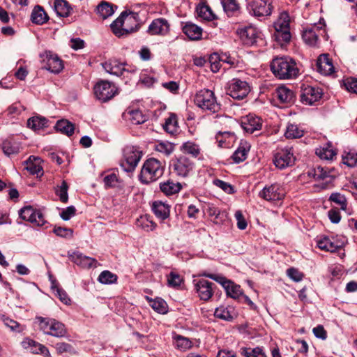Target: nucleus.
<instances>
[{
    "instance_id": "nucleus-1",
    "label": "nucleus",
    "mask_w": 357,
    "mask_h": 357,
    "mask_svg": "<svg viewBox=\"0 0 357 357\" xmlns=\"http://www.w3.org/2000/svg\"><path fill=\"white\" fill-rule=\"evenodd\" d=\"M273 75L280 79H289L297 77L299 70L294 60L287 56L276 57L271 63Z\"/></svg>"
},
{
    "instance_id": "nucleus-2",
    "label": "nucleus",
    "mask_w": 357,
    "mask_h": 357,
    "mask_svg": "<svg viewBox=\"0 0 357 357\" xmlns=\"http://www.w3.org/2000/svg\"><path fill=\"white\" fill-rule=\"evenodd\" d=\"M164 166L155 158L146 160L139 175V181L144 184H149L157 181L164 174Z\"/></svg>"
},
{
    "instance_id": "nucleus-3",
    "label": "nucleus",
    "mask_w": 357,
    "mask_h": 357,
    "mask_svg": "<svg viewBox=\"0 0 357 357\" xmlns=\"http://www.w3.org/2000/svg\"><path fill=\"white\" fill-rule=\"evenodd\" d=\"M40 329L46 335L61 338L67 335L66 326L52 318L36 317Z\"/></svg>"
},
{
    "instance_id": "nucleus-4",
    "label": "nucleus",
    "mask_w": 357,
    "mask_h": 357,
    "mask_svg": "<svg viewBox=\"0 0 357 357\" xmlns=\"http://www.w3.org/2000/svg\"><path fill=\"white\" fill-rule=\"evenodd\" d=\"M195 105L202 110L211 113L218 112L220 105L218 103L214 93L209 89H202L195 96Z\"/></svg>"
},
{
    "instance_id": "nucleus-5",
    "label": "nucleus",
    "mask_w": 357,
    "mask_h": 357,
    "mask_svg": "<svg viewBox=\"0 0 357 357\" xmlns=\"http://www.w3.org/2000/svg\"><path fill=\"white\" fill-rule=\"evenodd\" d=\"M202 275L215 280L220 284L225 289L227 295L233 298H238L243 294L241 287L234 284L232 281L227 280L221 274L204 273Z\"/></svg>"
},
{
    "instance_id": "nucleus-6",
    "label": "nucleus",
    "mask_w": 357,
    "mask_h": 357,
    "mask_svg": "<svg viewBox=\"0 0 357 357\" xmlns=\"http://www.w3.org/2000/svg\"><path fill=\"white\" fill-rule=\"evenodd\" d=\"M95 96L100 101L105 102L117 94V88L112 82L101 80L98 82L93 87Z\"/></svg>"
},
{
    "instance_id": "nucleus-7",
    "label": "nucleus",
    "mask_w": 357,
    "mask_h": 357,
    "mask_svg": "<svg viewBox=\"0 0 357 357\" xmlns=\"http://www.w3.org/2000/svg\"><path fill=\"white\" fill-rule=\"evenodd\" d=\"M273 162L275 166L279 169H284L292 166L295 162L292 148L286 147L278 150L274 154Z\"/></svg>"
},
{
    "instance_id": "nucleus-8",
    "label": "nucleus",
    "mask_w": 357,
    "mask_h": 357,
    "mask_svg": "<svg viewBox=\"0 0 357 357\" xmlns=\"http://www.w3.org/2000/svg\"><path fill=\"white\" fill-rule=\"evenodd\" d=\"M142 157V152L134 147H126L123 150V160L121 167L126 172H132Z\"/></svg>"
},
{
    "instance_id": "nucleus-9",
    "label": "nucleus",
    "mask_w": 357,
    "mask_h": 357,
    "mask_svg": "<svg viewBox=\"0 0 357 357\" xmlns=\"http://www.w3.org/2000/svg\"><path fill=\"white\" fill-rule=\"evenodd\" d=\"M44 68L51 73H59L63 68V63L57 54L51 51H45L40 54Z\"/></svg>"
},
{
    "instance_id": "nucleus-10",
    "label": "nucleus",
    "mask_w": 357,
    "mask_h": 357,
    "mask_svg": "<svg viewBox=\"0 0 357 357\" xmlns=\"http://www.w3.org/2000/svg\"><path fill=\"white\" fill-rule=\"evenodd\" d=\"M194 167V162L185 156L179 157L172 164L174 172L181 177L189 176Z\"/></svg>"
},
{
    "instance_id": "nucleus-11",
    "label": "nucleus",
    "mask_w": 357,
    "mask_h": 357,
    "mask_svg": "<svg viewBox=\"0 0 357 357\" xmlns=\"http://www.w3.org/2000/svg\"><path fill=\"white\" fill-rule=\"evenodd\" d=\"M285 195V190L279 183L265 186L260 192V196L267 201H281Z\"/></svg>"
},
{
    "instance_id": "nucleus-12",
    "label": "nucleus",
    "mask_w": 357,
    "mask_h": 357,
    "mask_svg": "<svg viewBox=\"0 0 357 357\" xmlns=\"http://www.w3.org/2000/svg\"><path fill=\"white\" fill-rule=\"evenodd\" d=\"M272 3L273 0H255L251 5L253 15L259 21L265 20V17L271 14Z\"/></svg>"
},
{
    "instance_id": "nucleus-13",
    "label": "nucleus",
    "mask_w": 357,
    "mask_h": 357,
    "mask_svg": "<svg viewBox=\"0 0 357 357\" xmlns=\"http://www.w3.org/2000/svg\"><path fill=\"white\" fill-rule=\"evenodd\" d=\"M19 215L22 220L29 221L36 226H42L45 222L42 213L30 206L22 208L20 211Z\"/></svg>"
},
{
    "instance_id": "nucleus-14",
    "label": "nucleus",
    "mask_w": 357,
    "mask_h": 357,
    "mask_svg": "<svg viewBox=\"0 0 357 357\" xmlns=\"http://www.w3.org/2000/svg\"><path fill=\"white\" fill-rule=\"evenodd\" d=\"M317 243L321 250L334 252L344 246V239L343 238L324 236L319 239Z\"/></svg>"
},
{
    "instance_id": "nucleus-15",
    "label": "nucleus",
    "mask_w": 357,
    "mask_h": 357,
    "mask_svg": "<svg viewBox=\"0 0 357 357\" xmlns=\"http://www.w3.org/2000/svg\"><path fill=\"white\" fill-rule=\"evenodd\" d=\"M273 37L281 46L287 44L291 38L289 24H273Z\"/></svg>"
},
{
    "instance_id": "nucleus-16",
    "label": "nucleus",
    "mask_w": 357,
    "mask_h": 357,
    "mask_svg": "<svg viewBox=\"0 0 357 357\" xmlns=\"http://www.w3.org/2000/svg\"><path fill=\"white\" fill-rule=\"evenodd\" d=\"M321 91L319 88L311 86H303L301 88V100L305 105H313L321 98Z\"/></svg>"
},
{
    "instance_id": "nucleus-17",
    "label": "nucleus",
    "mask_w": 357,
    "mask_h": 357,
    "mask_svg": "<svg viewBox=\"0 0 357 357\" xmlns=\"http://www.w3.org/2000/svg\"><path fill=\"white\" fill-rule=\"evenodd\" d=\"M68 257L73 262L83 268H95L98 264L96 259L86 256L79 252L69 254Z\"/></svg>"
},
{
    "instance_id": "nucleus-18",
    "label": "nucleus",
    "mask_w": 357,
    "mask_h": 357,
    "mask_svg": "<svg viewBox=\"0 0 357 357\" xmlns=\"http://www.w3.org/2000/svg\"><path fill=\"white\" fill-rule=\"evenodd\" d=\"M140 24H135L134 25L130 24H110V29L113 33L119 37H126L130 34L137 32L139 28Z\"/></svg>"
},
{
    "instance_id": "nucleus-19",
    "label": "nucleus",
    "mask_w": 357,
    "mask_h": 357,
    "mask_svg": "<svg viewBox=\"0 0 357 357\" xmlns=\"http://www.w3.org/2000/svg\"><path fill=\"white\" fill-rule=\"evenodd\" d=\"M227 93L234 99H243L245 97V83L238 79H233L229 84Z\"/></svg>"
},
{
    "instance_id": "nucleus-20",
    "label": "nucleus",
    "mask_w": 357,
    "mask_h": 357,
    "mask_svg": "<svg viewBox=\"0 0 357 357\" xmlns=\"http://www.w3.org/2000/svg\"><path fill=\"white\" fill-rule=\"evenodd\" d=\"M21 344L24 349H26L33 354H42L47 357L50 356V353L45 346L32 339L26 337L23 340Z\"/></svg>"
},
{
    "instance_id": "nucleus-21",
    "label": "nucleus",
    "mask_w": 357,
    "mask_h": 357,
    "mask_svg": "<svg viewBox=\"0 0 357 357\" xmlns=\"http://www.w3.org/2000/svg\"><path fill=\"white\" fill-rule=\"evenodd\" d=\"M213 283L202 279L196 283V290L199 298L204 301L209 300L213 294Z\"/></svg>"
},
{
    "instance_id": "nucleus-22",
    "label": "nucleus",
    "mask_w": 357,
    "mask_h": 357,
    "mask_svg": "<svg viewBox=\"0 0 357 357\" xmlns=\"http://www.w3.org/2000/svg\"><path fill=\"white\" fill-rule=\"evenodd\" d=\"M263 126V120L254 114L247 115V134H253L258 136L261 134Z\"/></svg>"
},
{
    "instance_id": "nucleus-23",
    "label": "nucleus",
    "mask_w": 357,
    "mask_h": 357,
    "mask_svg": "<svg viewBox=\"0 0 357 357\" xmlns=\"http://www.w3.org/2000/svg\"><path fill=\"white\" fill-rule=\"evenodd\" d=\"M274 96L283 104H292L295 100L294 92L284 85L277 87Z\"/></svg>"
},
{
    "instance_id": "nucleus-24",
    "label": "nucleus",
    "mask_w": 357,
    "mask_h": 357,
    "mask_svg": "<svg viewBox=\"0 0 357 357\" xmlns=\"http://www.w3.org/2000/svg\"><path fill=\"white\" fill-rule=\"evenodd\" d=\"M317 71L324 75H330L334 72V66L328 54H321L317 61Z\"/></svg>"
},
{
    "instance_id": "nucleus-25",
    "label": "nucleus",
    "mask_w": 357,
    "mask_h": 357,
    "mask_svg": "<svg viewBox=\"0 0 357 357\" xmlns=\"http://www.w3.org/2000/svg\"><path fill=\"white\" fill-rule=\"evenodd\" d=\"M102 66L107 73L111 75L120 76L123 75L126 64L124 63H120L116 59H109L102 63Z\"/></svg>"
},
{
    "instance_id": "nucleus-26",
    "label": "nucleus",
    "mask_w": 357,
    "mask_h": 357,
    "mask_svg": "<svg viewBox=\"0 0 357 357\" xmlns=\"http://www.w3.org/2000/svg\"><path fill=\"white\" fill-rule=\"evenodd\" d=\"M197 15L204 20L213 21L218 20L217 15L213 13L206 1H201L196 8Z\"/></svg>"
},
{
    "instance_id": "nucleus-27",
    "label": "nucleus",
    "mask_w": 357,
    "mask_h": 357,
    "mask_svg": "<svg viewBox=\"0 0 357 357\" xmlns=\"http://www.w3.org/2000/svg\"><path fill=\"white\" fill-rule=\"evenodd\" d=\"M331 172L321 166H317L308 170L307 174L310 177L317 181H326V183L331 181Z\"/></svg>"
},
{
    "instance_id": "nucleus-28",
    "label": "nucleus",
    "mask_w": 357,
    "mask_h": 357,
    "mask_svg": "<svg viewBox=\"0 0 357 357\" xmlns=\"http://www.w3.org/2000/svg\"><path fill=\"white\" fill-rule=\"evenodd\" d=\"M218 145L220 148H229L236 141V136L230 132H218L215 136Z\"/></svg>"
},
{
    "instance_id": "nucleus-29",
    "label": "nucleus",
    "mask_w": 357,
    "mask_h": 357,
    "mask_svg": "<svg viewBox=\"0 0 357 357\" xmlns=\"http://www.w3.org/2000/svg\"><path fill=\"white\" fill-rule=\"evenodd\" d=\"M40 159L35 156H30L25 162V169L33 175L42 176L43 167L40 165Z\"/></svg>"
},
{
    "instance_id": "nucleus-30",
    "label": "nucleus",
    "mask_w": 357,
    "mask_h": 357,
    "mask_svg": "<svg viewBox=\"0 0 357 357\" xmlns=\"http://www.w3.org/2000/svg\"><path fill=\"white\" fill-rule=\"evenodd\" d=\"M183 31L190 40H198L202 38L203 29L197 24H185Z\"/></svg>"
},
{
    "instance_id": "nucleus-31",
    "label": "nucleus",
    "mask_w": 357,
    "mask_h": 357,
    "mask_svg": "<svg viewBox=\"0 0 357 357\" xmlns=\"http://www.w3.org/2000/svg\"><path fill=\"white\" fill-rule=\"evenodd\" d=\"M152 210L155 216L164 220L169 215V206L160 201H155L153 203Z\"/></svg>"
},
{
    "instance_id": "nucleus-32",
    "label": "nucleus",
    "mask_w": 357,
    "mask_h": 357,
    "mask_svg": "<svg viewBox=\"0 0 357 357\" xmlns=\"http://www.w3.org/2000/svg\"><path fill=\"white\" fill-rule=\"evenodd\" d=\"M139 15V13L135 12L129 8H126L122 11L119 16L112 22H125L126 21L129 22H140L142 21V19L140 18Z\"/></svg>"
},
{
    "instance_id": "nucleus-33",
    "label": "nucleus",
    "mask_w": 357,
    "mask_h": 357,
    "mask_svg": "<svg viewBox=\"0 0 357 357\" xmlns=\"http://www.w3.org/2000/svg\"><path fill=\"white\" fill-rule=\"evenodd\" d=\"M20 148V142L13 139H6L2 144V150L8 156L18 153Z\"/></svg>"
},
{
    "instance_id": "nucleus-34",
    "label": "nucleus",
    "mask_w": 357,
    "mask_h": 357,
    "mask_svg": "<svg viewBox=\"0 0 357 357\" xmlns=\"http://www.w3.org/2000/svg\"><path fill=\"white\" fill-rule=\"evenodd\" d=\"M27 126L34 131L48 127V120L40 116H34L27 121Z\"/></svg>"
},
{
    "instance_id": "nucleus-35",
    "label": "nucleus",
    "mask_w": 357,
    "mask_h": 357,
    "mask_svg": "<svg viewBox=\"0 0 357 357\" xmlns=\"http://www.w3.org/2000/svg\"><path fill=\"white\" fill-rule=\"evenodd\" d=\"M161 191L166 195H172L178 193L181 189V185L178 182L168 180L160 184Z\"/></svg>"
},
{
    "instance_id": "nucleus-36",
    "label": "nucleus",
    "mask_w": 357,
    "mask_h": 357,
    "mask_svg": "<svg viewBox=\"0 0 357 357\" xmlns=\"http://www.w3.org/2000/svg\"><path fill=\"white\" fill-rule=\"evenodd\" d=\"M54 8L57 15L63 17H68L72 9L69 3L66 0H55Z\"/></svg>"
},
{
    "instance_id": "nucleus-37",
    "label": "nucleus",
    "mask_w": 357,
    "mask_h": 357,
    "mask_svg": "<svg viewBox=\"0 0 357 357\" xmlns=\"http://www.w3.org/2000/svg\"><path fill=\"white\" fill-rule=\"evenodd\" d=\"M31 22H47L49 17L40 6H36L31 15Z\"/></svg>"
},
{
    "instance_id": "nucleus-38",
    "label": "nucleus",
    "mask_w": 357,
    "mask_h": 357,
    "mask_svg": "<svg viewBox=\"0 0 357 357\" xmlns=\"http://www.w3.org/2000/svg\"><path fill=\"white\" fill-rule=\"evenodd\" d=\"M302 38L308 45L315 46L318 40V36L315 32L314 26L305 28L303 31Z\"/></svg>"
},
{
    "instance_id": "nucleus-39",
    "label": "nucleus",
    "mask_w": 357,
    "mask_h": 357,
    "mask_svg": "<svg viewBox=\"0 0 357 357\" xmlns=\"http://www.w3.org/2000/svg\"><path fill=\"white\" fill-rule=\"evenodd\" d=\"M97 14L102 18V20H105L108 17L113 15L114 13L113 6L111 3L102 1L97 7H96Z\"/></svg>"
},
{
    "instance_id": "nucleus-40",
    "label": "nucleus",
    "mask_w": 357,
    "mask_h": 357,
    "mask_svg": "<svg viewBox=\"0 0 357 357\" xmlns=\"http://www.w3.org/2000/svg\"><path fill=\"white\" fill-rule=\"evenodd\" d=\"M54 128L57 131L68 136L72 135L75 130L74 125L66 119L58 121Z\"/></svg>"
},
{
    "instance_id": "nucleus-41",
    "label": "nucleus",
    "mask_w": 357,
    "mask_h": 357,
    "mask_svg": "<svg viewBox=\"0 0 357 357\" xmlns=\"http://www.w3.org/2000/svg\"><path fill=\"white\" fill-rule=\"evenodd\" d=\"M225 13L229 17L234 15L239 10L236 0H220Z\"/></svg>"
},
{
    "instance_id": "nucleus-42",
    "label": "nucleus",
    "mask_w": 357,
    "mask_h": 357,
    "mask_svg": "<svg viewBox=\"0 0 357 357\" xmlns=\"http://www.w3.org/2000/svg\"><path fill=\"white\" fill-rule=\"evenodd\" d=\"M214 315L215 317L222 320L230 321L233 319V309L227 306H220L215 310Z\"/></svg>"
},
{
    "instance_id": "nucleus-43",
    "label": "nucleus",
    "mask_w": 357,
    "mask_h": 357,
    "mask_svg": "<svg viewBox=\"0 0 357 357\" xmlns=\"http://www.w3.org/2000/svg\"><path fill=\"white\" fill-rule=\"evenodd\" d=\"M169 31V24H150L148 32L151 35H166Z\"/></svg>"
},
{
    "instance_id": "nucleus-44",
    "label": "nucleus",
    "mask_w": 357,
    "mask_h": 357,
    "mask_svg": "<svg viewBox=\"0 0 357 357\" xmlns=\"http://www.w3.org/2000/svg\"><path fill=\"white\" fill-rule=\"evenodd\" d=\"M304 134L303 129L296 124H289L287 127L284 136L288 139L301 137Z\"/></svg>"
},
{
    "instance_id": "nucleus-45",
    "label": "nucleus",
    "mask_w": 357,
    "mask_h": 357,
    "mask_svg": "<svg viewBox=\"0 0 357 357\" xmlns=\"http://www.w3.org/2000/svg\"><path fill=\"white\" fill-rule=\"evenodd\" d=\"M137 225L146 231H153L156 227V224L147 215L141 216L137 220Z\"/></svg>"
},
{
    "instance_id": "nucleus-46",
    "label": "nucleus",
    "mask_w": 357,
    "mask_h": 357,
    "mask_svg": "<svg viewBox=\"0 0 357 357\" xmlns=\"http://www.w3.org/2000/svg\"><path fill=\"white\" fill-rule=\"evenodd\" d=\"M117 279L118 277L116 274H114L109 271H104L99 275L98 280L102 284H109L116 283Z\"/></svg>"
},
{
    "instance_id": "nucleus-47",
    "label": "nucleus",
    "mask_w": 357,
    "mask_h": 357,
    "mask_svg": "<svg viewBox=\"0 0 357 357\" xmlns=\"http://www.w3.org/2000/svg\"><path fill=\"white\" fill-rule=\"evenodd\" d=\"M163 128L165 130V131L169 134L173 135L175 132H176L178 130V124L176 115H170L165 120V123L163 126Z\"/></svg>"
},
{
    "instance_id": "nucleus-48",
    "label": "nucleus",
    "mask_w": 357,
    "mask_h": 357,
    "mask_svg": "<svg viewBox=\"0 0 357 357\" xmlns=\"http://www.w3.org/2000/svg\"><path fill=\"white\" fill-rule=\"evenodd\" d=\"M316 154L323 160H332L336 155V152L330 146L317 149Z\"/></svg>"
},
{
    "instance_id": "nucleus-49",
    "label": "nucleus",
    "mask_w": 357,
    "mask_h": 357,
    "mask_svg": "<svg viewBox=\"0 0 357 357\" xmlns=\"http://www.w3.org/2000/svg\"><path fill=\"white\" fill-rule=\"evenodd\" d=\"M68 185L65 181H62L61 185L55 188V193L63 203H66L68 200Z\"/></svg>"
},
{
    "instance_id": "nucleus-50",
    "label": "nucleus",
    "mask_w": 357,
    "mask_h": 357,
    "mask_svg": "<svg viewBox=\"0 0 357 357\" xmlns=\"http://www.w3.org/2000/svg\"><path fill=\"white\" fill-rule=\"evenodd\" d=\"M342 158L343 163L349 167H355L357 165V153L354 151L344 152Z\"/></svg>"
},
{
    "instance_id": "nucleus-51",
    "label": "nucleus",
    "mask_w": 357,
    "mask_h": 357,
    "mask_svg": "<svg viewBox=\"0 0 357 357\" xmlns=\"http://www.w3.org/2000/svg\"><path fill=\"white\" fill-rule=\"evenodd\" d=\"M151 307L157 312L165 314L167 312V305L162 298H155L150 301Z\"/></svg>"
},
{
    "instance_id": "nucleus-52",
    "label": "nucleus",
    "mask_w": 357,
    "mask_h": 357,
    "mask_svg": "<svg viewBox=\"0 0 357 357\" xmlns=\"http://www.w3.org/2000/svg\"><path fill=\"white\" fill-rule=\"evenodd\" d=\"M182 149L185 153L190 154L195 158H197L200 153L199 146L192 142L184 143L182 146Z\"/></svg>"
},
{
    "instance_id": "nucleus-53",
    "label": "nucleus",
    "mask_w": 357,
    "mask_h": 357,
    "mask_svg": "<svg viewBox=\"0 0 357 357\" xmlns=\"http://www.w3.org/2000/svg\"><path fill=\"white\" fill-rule=\"evenodd\" d=\"M52 289L56 293V295L62 303L64 304L70 303V299L69 298L67 293L63 289L60 288L55 281L52 282Z\"/></svg>"
},
{
    "instance_id": "nucleus-54",
    "label": "nucleus",
    "mask_w": 357,
    "mask_h": 357,
    "mask_svg": "<svg viewBox=\"0 0 357 357\" xmlns=\"http://www.w3.org/2000/svg\"><path fill=\"white\" fill-rule=\"evenodd\" d=\"M129 120L132 124L139 125L146 121V117L139 110H131L128 112Z\"/></svg>"
},
{
    "instance_id": "nucleus-55",
    "label": "nucleus",
    "mask_w": 357,
    "mask_h": 357,
    "mask_svg": "<svg viewBox=\"0 0 357 357\" xmlns=\"http://www.w3.org/2000/svg\"><path fill=\"white\" fill-rule=\"evenodd\" d=\"M174 149V144L168 142H161L155 145V150L158 152L164 153L166 155L171 154Z\"/></svg>"
},
{
    "instance_id": "nucleus-56",
    "label": "nucleus",
    "mask_w": 357,
    "mask_h": 357,
    "mask_svg": "<svg viewBox=\"0 0 357 357\" xmlns=\"http://www.w3.org/2000/svg\"><path fill=\"white\" fill-rule=\"evenodd\" d=\"M1 320L4 324L13 331L21 332L24 329V328L18 322L10 319L8 317H6L5 315L1 316Z\"/></svg>"
},
{
    "instance_id": "nucleus-57",
    "label": "nucleus",
    "mask_w": 357,
    "mask_h": 357,
    "mask_svg": "<svg viewBox=\"0 0 357 357\" xmlns=\"http://www.w3.org/2000/svg\"><path fill=\"white\" fill-rule=\"evenodd\" d=\"M330 200L338 204L341 209L346 210L347 199L344 195L338 192L333 193L330 196Z\"/></svg>"
},
{
    "instance_id": "nucleus-58",
    "label": "nucleus",
    "mask_w": 357,
    "mask_h": 357,
    "mask_svg": "<svg viewBox=\"0 0 357 357\" xmlns=\"http://www.w3.org/2000/svg\"><path fill=\"white\" fill-rule=\"evenodd\" d=\"M103 182L106 188L117 186L119 179L115 173H110L103 178Z\"/></svg>"
},
{
    "instance_id": "nucleus-59",
    "label": "nucleus",
    "mask_w": 357,
    "mask_h": 357,
    "mask_svg": "<svg viewBox=\"0 0 357 357\" xmlns=\"http://www.w3.org/2000/svg\"><path fill=\"white\" fill-rule=\"evenodd\" d=\"M175 340L176 347L180 349L181 350L185 351L186 349H190L192 347L191 341L187 337L178 335Z\"/></svg>"
},
{
    "instance_id": "nucleus-60",
    "label": "nucleus",
    "mask_w": 357,
    "mask_h": 357,
    "mask_svg": "<svg viewBox=\"0 0 357 357\" xmlns=\"http://www.w3.org/2000/svg\"><path fill=\"white\" fill-rule=\"evenodd\" d=\"M231 158L235 163H239L245 160V148L243 146H241L235 152L233 153Z\"/></svg>"
},
{
    "instance_id": "nucleus-61",
    "label": "nucleus",
    "mask_w": 357,
    "mask_h": 357,
    "mask_svg": "<svg viewBox=\"0 0 357 357\" xmlns=\"http://www.w3.org/2000/svg\"><path fill=\"white\" fill-rule=\"evenodd\" d=\"M54 233L60 237H63L66 238H70L73 237V230L66 227H54L53 229Z\"/></svg>"
},
{
    "instance_id": "nucleus-62",
    "label": "nucleus",
    "mask_w": 357,
    "mask_h": 357,
    "mask_svg": "<svg viewBox=\"0 0 357 357\" xmlns=\"http://www.w3.org/2000/svg\"><path fill=\"white\" fill-rule=\"evenodd\" d=\"M287 274L294 282H300L303 278V274L297 268H290L287 269Z\"/></svg>"
},
{
    "instance_id": "nucleus-63",
    "label": "nucleus",
    "mask_w": 357,
    "mask_h": 357,
    "mask_svg": "<svg viewBox=\"0 0 357 357\" xmlns=\"http://www.w3.org/2000/svg\"><path fill=\"white\" fill-rule=\"evenodd\" d=\"M213 183L228 194L233 193L234 188L231 185L220 179H215Z\"/></svg>"
},
{
    "instance_id": "nucleus-64",
    "label": "nucleus",
    "mask_w": 357,
    "mask_h": 357,
    "mask_svg": "<svg viewBox=\"0 0 357 357\" xmlns=\"http://www.w3.org/2000/svg\"><path fill=\"white\" fill-rule=\"evenodd\" d=\"M344 86L346 89L349 91L357 94V79L354 78H348L344 81Z\"/></svg>"
}]
</instances>
